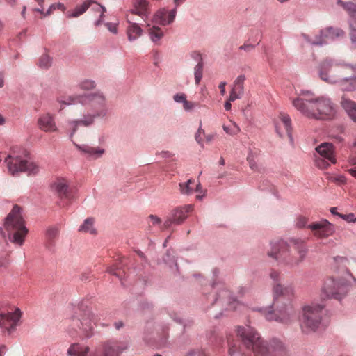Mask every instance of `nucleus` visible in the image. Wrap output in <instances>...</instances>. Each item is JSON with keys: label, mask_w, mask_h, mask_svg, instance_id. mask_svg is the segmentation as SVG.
Segmentation results:
<instances>
[{"label": "nucleus", "mask_w": 356, "mask_h": 356, "mask_svg": "<svg viewBox=\"0 0 356 356\" xmlns=\"http://www.w3.org/2000/svg\"><path fill=\"white\" fill-rule=\"evenodd\" d=\"M270 278L275 282L273 286V306L260 309L259 312L268 321H275L284 324L290 323L296 316V310L291 302L294 296V288L292 284L282 285L280 273L272 270Z\"/></svg>", "instance_id": "obj_1"}, {"label": "nucleus", "mask_w": 356, "mask_h": 356, "mask_svg": "<svg viewBox=\"0 0 356 356\" xmlns=\"http://www.w3.org/2000/svg\"><path fill=\"white\" fill-rule=\"evenodd\" d=\"M57 102L61 106H70L81 104L86 110L80 120H70L67 122V130L72 138L79 126L88 127L92 124L96 118L106 115V107L104 97L99 93L72 95L59 97Z\"/></svg>", "instance_id": "obj_2"}, {"label": "nucleus", "mask_w": 356, "mask_h": 356, "mask_svg": "<svg viewBox=\"0 0 356 356\" xmlns=\"http://www.w3.org/2000/svg\"><path fill=\"white\" fill-rule=\"evenodd\" d=\"M236 334L244 346L251 350L255 356L287 355V350L282 341L275 339L268 345L258 332L249 325L238 326Z\"/></svg>", "instance_id": "obj_3"}, {"label": "nucleus", "mask_w": 356, "mask_h": 356, "mask_svg": "<svg viewBox=\"0 0 356 356\" xmlns=\"http://www.w3.org/2000/svg\"><path fill=\"white\" fill-rule=\"evenodd\" d=\"M293 106L304 116L315 120H327L334 118L336 110L328 98L316 97L310 91H302L292 102Z\"/></svg>", "instance_id": "obj_4"}, {"label": "nucleus", "mask_w": 356, "mask_h": 356, "mask_svg": "<svg viewBox=\"0 0 356 356\" xmlns=\"http://www.w3.org/2000/svg\"><path fill=\"white\" fill-rule=\"evenodd\" d=\"M319 76L329 83H338L343 90H356V65L325 59L320 65Z\"/></svg>", "instance_id": "obj_5"}, {"label": "nucleus", "mask_w": 356, "mask_h": 356, "mask_svg": "<svg viewBox=\"0 0 356 356\" xmlns=\"http://www.w3.org/2000/svg\"><path fill=\"white\" fill-rule=\"evenodd\" d=\"M307 250L303 241L293 239L290 243L282 240L270 243V250L267 254L269 257L289 266L298 265L303 261Z\"/></svg>", "instance_id": "obj_6"}, {"label": "nucleus", "mask_w": 356, "mask_h": 356, "mask_svg": "<svg viewBox=\"0 0 356 356\" xmlns=\"http://www.w3.org/2000/svg\"><path fill=\"white\" fill-rule=\"evenodd\" d=\"M4 227L12 243L19 247L24 244L29 231L22 215V209L18 205H15L7 216Z\"/></svg>", "instance_id": "obj_7"}, {"label": "nucleus", "mask_w": 356, "mask_h": 356, "mask_svg": "<svg viewBox=\"0 0 356 356\" xmlns=\"http://www.w3.org/2000/svg\"><path fill=\"white\" fill-rule=\"evenodd\" d=\"M28 153L24 150L22 154L8 155L5 159L8 172L12 175H17L19 172H26L29 175H35L40 170L39 165L27 159Z\"/></svg>", "instance_id": "obj_8"}, {"label": "nucleus", "mask_w": 356, "mask_h": 356, "mask_svg": "<svg viewBox=\"0 0 356 356\" xmlns=\"http://www.w3.org/2000/svg\"><path fill=\"white\" fill-rule=\"evenodd\" d=\"M323 307L320 304H312L302 308L301 327L304 332L315 331L319 327Z\"/></svg>", "instance_id": "obj_9"}, {"label": "nucleus", "mask_w": 356, "mask_h": 356, "mask_svg": "<svg viewBox=\"0 0 356 356\" xmlns=\"http://www.w3.org/2000/svg\"><path fill=\"white\" fill-rule=\"evenodd\" d=\"M350 282L346 278H327L324 283L323 291L330 298L341 300L348 293Z\"/></svg>", "instance_id": "obj_10"}, {"label": "nucleus", "mask_w": 356, "mask_h": 356, "mask_svg": "<svg viewBox=\"0 0 356 356\" xmlns=\"http://www.w3.org/2000/svg\"><path fill=\"white\" fill-rule=\"evenodd\" d=\"M193 210V206L192 204H186L172 209L163 223L164 227L167 229L172 224H181L187 218L188 214Z\"/></svg>", "instance_id": "obj_11"}, {"label": "nucleus", "mask_w": 356, "mask_h": 356, "mask_svg": "<svg viewBox=\"0 0 356 356\" xmlns=\"http://www.w3.org/2000/svg\"><path fill=\"white\" fill-rule=\"evenodd\" d=\"M90 7H92V10L99 14L100 19L95 22L97 26L99 25L102 22L101 19L102 18L106 9L100 4L97 3L96 2H92L90 0H87L82 4L76 6L74 10L68 11L67 16L69 18L77 17L83 14Z\"/></svg>", "instance_id": "obj_12"}, {"label": "nucleus", "mask_w": 356, "mask_h": 356, "mask_svg": "<svg viewBox=\"0 0 356 356\" xmlns=\"http://www.w3.org/2000/svg\"><path fill=\"white\" fill-rule=\"evenodd\" d=\"M314 236L319 239H325L332 236L334 229L333 225L327 220H322L318 222H313L308 225Z\"/></svg>", "instance_id": "obj_13"}, {"label": "nucleus", "mask_w": 356, "mask_h": 356, "mask_svg": "<svg viewBox=\"0 0 356 356\" xmlns=\"http://www.w3.org/2000/svg\"><path fill=\"white\" fill-rule=\"evenodd\" d=\"M80 322V329L87 337L92 335L94 326L97 323V316L90 310H85L78 319Z\"/></svg>", "instance_id": "obj_14"}, {"label": "nucleus", "mask_w": 356, "mask_h": 356, "mask_svg": "<svg viewBox=\"0 0 356 356\" xmlns=\"http://www.w3.org/2000/svg\"><path fill=\"white\" fill-rule=\"evenodd\" d=\"M151 13L150 3L148 0H132L131 7L127 10L126 15H134L140 17L146 20Z\"/></svg>", "instance_id": "obj_15"}, {"label": "nucleus", "mask_w": 356, "mask_h": 356, "mask_svg": "<svg viewBox=\"0 0 356 356\" xmlns=\"http://www.w3.org/2000/svg\"><path fill=\"white\" fill-rule=\"evenodd\" d=\"M344 35V32L337 28L327 27L320 31L318 35L315 36L314 40L308 39L314 44L321 45L327 43L335 38H339Z\"/></svg>", "instance_id": "obj_16"}, {"label": "nucleus", "mask_w": 356, "mask_h": 356, "mask_svg": "<svg viewBox=\"0 0 356 356\" xmlns=\"http://www.w3.org/2000/svg\"><path fill=\"white\" fill-rule=\"evenodd\" d=\"M22 316L19 309L17 308L13 312L0 316V326L8 331L15 330Z\"/></svg>", "instance_id": "obj_17"}, {"label": "nucleus", "mask_w": 356, "mask_h": 356, "mask_svg": "<svg viewBox=\"0 0 356 356\" xmlns=\"http://www.w3.org/2000/svg\"><path fill=\"white\" fill-rule=\"evenodd\" d=\"M125 18L129 24L126 29L128 40L130 42L134 41L142 35L143 30L138 23L134 22V18L132 15H126Z\"/></svg>", "instance_id": "obj_18"}, {"label": "nucleus", "mask_w": 356, "mask_h": 356, "mask_svg": "<svg viewBox=\"0 0 356 356\" xmlns=\"http://www.w3.org/2000/svg\"><path fill=\"white\" fill-rule=\"evenodd\" d=\"M277 133L280 136H283L284 129L289 138L290 140L292 141V127L291 120L287 114L281 113L279 115V120L276 124Z\"/></svg>", "instance_id": "obj_19"}, {"label": "nucleus", "mask_w": 356, "mask_h": 356, "mask_svg": "<svg viewBox=\"0 0 356 356\" xmlns=\"http://www.w3.org/2000/svg\"><path fill=\"white\" fill-rule=\"evenodd\" d=\"M176 13L175 9L168 13L165 8H161L154 15L152 22L161 26H165L174 21Z\"/></svg>", "instance_id": "obj_20"}, {"label": "nucleus", "mask_w": 356, "mask_h": 356, "mask_svg": "<svg viewBox=\"0 0 356 356\" xmlns=\"http://www.w3.org/2000/svg\"><path fill=\"white\" fill-rule=\"evenodd\" d=\"M37 124L40 129L43 131L54 132L57 131L54 116L49 113L40 115Z\"/></svg>", "instance_id": "obj_21"}, {"label": "nucleus", "mask_w": 356, "mask_h": 356, "mask_svg": "<svg viewBox=\"0 0 356 356\" xmlns=\"http://www.w3.org/2000/svg\"><path fill=\"white\" fill-rule=\"evenodd\" d=\"M316 150L321 157L329 161L331 163H336L334 147L331 143H323L318 145Z\"/></svg>", "instance_id": "obj_22"}, {"label": "nucleus", "mask_w": 356, "mask_h": 356, "mask_svg": "<svg viewBox=\"0 0 356 356\" xmlns=\"http://www.w3.org/2000/svg\"><path fill=\"white\" fill-rule=\"evenodd\" d=\"M245 76L244 75L238 76L234 82V87L232 89L229 97V101H235L241 97L244 93V81Z\"/></svg>", "instance_id": "obj_23"}, {"label": "nucleus", "mask_w": 356, "mask_h": 356, "mask_svg": "<svg viewBox=\"0 0 356 356\" xmlns=\"http://www.w3.org/2000/svg\"><path fill=\"white\" fill-rule=\"evenodd\" d=\"M52 189L60 198H69L70 191L67 181L64 179H57L53 183Z\"/></svg>", "instance_id": "obj_24"}, {"label": "nucleus", "mask_w": 356, "mask_h": 356, "mask_svg": "<svg viewBox=\"0 0 356 356\" xmlns=\"http://www.w3.org/2000/svg\"><path fill=\"white\" fill-rule=\"evenodd\" d=\"M180 192L183 195H191L194 191L199 192L201 190L200 183L195 184L193 179H188L185 183H180L179 184Z\"/></svg>", "instance_id": "obj_25"}, {"label": "nucleus", "mask_w": 356, "mask_h": 356, "mask_svg": "<svg viewBox=\"0 0 356 356\" xmlns=\"http://www.w3.org/2000/svg\"><path fill=\"white\" fill-rule=\"evenodd\" d=\"M341 104L351 120L356 122V102L343 97Z\"/></svg>", "instance_id": "obj_26"}, {"label": "nucleus", "mask_w": 356, "mask_h": 356, "mask_svg": "<svg viewBox=\"0 0 356 356\" xmlns=\"http://www.w3.org/2000/svg\"><path fill=\"white\" fill-rule=\"evenodd\" d=\"M36 1L40 5L41 8H35L33 10L40 13L44 17L51 15L54 13V11L56 9L60 10L62 11H65V7L64 4H63L61 3H53L52 5H51L50 7L49 8V9L47 10V11L46 13H44L43 11L42 6V3L44 2V0H36Z\"/></svg>", "instance_id": "obj_27"}, {"label": "nucleus", "mask_w": 356, "mask_h": 356, "mask_svg": "<svg viewBox=\"0 0 356 356\" xmlns=\"http://www.w3.org/2000/svg\"><path fill=\"white\" fill-rule=\"evenodd\" d=\"M76 146L83 153L87 154L90 156H93L95 158L101 156L104 152V150L102 149L92 147L87 145H76Z\"/></svg>", "instance_id": "obj_28"}, {"label": "nucleus", "mask_w": 356, "mask_h": 356, "mask_svg": "<svg viewBox=\"0 0 356 356\" xmlns=\"http://www.w3.org/2000/svg\"><path fill=\"white\" fill-rule=\"evenodd\" d=\"M229 356H249L245 354L236 341L228 339Z\"/></svg>", "instance_id": "obj_29"}, {"label": "nucleus", "mask_w": 356, "mask_h": 356, "mask_svg": "<svg viewBox=\"0 0 356 356\" xmlns=\"http://www.w3.org/2000/svg\"><path fill=\"white\" fill-rule=\"evenodd\" d=\"M218 298L219 299L228 298L229 299L228 303H229L230 309H236L241 306V304L239 303V302L238 300H236L235 299H232L229 297V291H228L227 290L222 291L218 295Z\"/></svg>", "instance_id": "obj_30"}, {"label": "nucleus", "mask_w": 356, "mask_h": 356, "mask_svg": "<svg viewBox=\"0 0 356 356\" xmlns=\"http://www.w3.org/2000/svg\"><path fill=\"white\" fill-rule=\"evenodd\" d=\"M94 219L89 218L85 220L83 224L80 226L79 231L83 232H88L91 234H96V229L93 227Z\"/></svg>", "instance_id": "obj_31"}, {"label": "nucleus", "mask_w": 356, "mask_h": 356, "mask_svg": "<svg viewBox=\"0 0 356 356\" xmlns=\"http://www.w3.org/2000/svg\"><path fill=\"white\" fill-rule=\"evenodd\" d=\"M149 34L150 35L151 40L153 42H156L159 40L163 36V33L161 28L158 26H153L149 27L148 29Z\"/></svg>", "instance_id": "obj_32"}, {"label": "nucleus", "mask_w": 356, "mask_h": 356, "mask_svg": "<svg viewBox=\"0 0 356 356\" xmlns=\"http://www.w3.org/2000/svg\"><path fill=\"white\" fill-rule=\"evenodd\" d=\"M58 229L56 227H50L47 229L46 238L49 246L54 243V240L56 238L58 234Z\"/></svg>", "instance_id": "obj_33"}, {"label": "nucleus", "mask_w": 356, "mask_h": 356, "mask_svg": "<svg viewBox=\"0 0 356 356\" xmlns=\"http://www.w3.org/2000/svg\"><path fill=\"white\" fill-rule=\"evenodd\" d=\"M52 63V59L47 54H42L38 61V66L42 69H48Z\"/></svg>", "instance_id": "obj_34"}, {"label": "nucleus", "mask_w": 356, "mask_h": 356, "mask_svg": "<svg viewBox=\"0 0 356 356\" xmlns=\"http://www.w3.org/2000/svg\"><path fill=\"white\" fill-rule=\"evenodd\" d=\"M224 131L229 135H236L240 131L239 127L233 122H230L229 124L223 126Z\"/></svg>", "instance_id": "obj_35"}, {"label": "nucleus", "mask_w": 356, "mask_h": 356, "mask_svg": "<svg viewBox=\"0 0 356 356\" xmlns=\"http://www.w3.org/2000/svg\"><path fill=\"white\" fill-rule=\"evenodd\" d=\"M203 72V63L202 62H198L195 67V83L198 85L202 78Z\"/></svg>", "instance_id": "obj_36"}, {"label": "nucleus", "mask_w": 356, "mask_h": 356, "mask_svg": "<svg viewBox=\"0 0 356 356\" xmlns=\"http://www.w3.org/2000/svg\"><path fill=\"white\" fill-rule=\"evenodd\" d=\"M9 254L6 251L0 252V268H6L9 264Z\"/></svg>", "instance_id": "obj_37"}, {"label": "nucleus", "mask_w": 356, "mask_h": 356, "mask_svg": "<svg viewBox=\"0 0 356 356\" xmlns=\"http://www.w3.org/2000/svg\"><path fill=\"white\" fill-rule=\"evenodd\" d=\"M344 8L349 12L351 17L356 23V6L353 3H346L344 5Z\"/></svg>", "instance_id": "obj_38"}, {"label": "nucleus", "mask_w": 356, "mask_h": 356, "mask_svg": "<svg viewBox=\"0 0 356 356\" xmlns=\"http://www.w3.org/2000/svg\"><path fill=\"white\" fill-rule=\"evenodd\" d=\"M95 86V82L91 80H84L80 83L79 87L83 90H89L94 88Z\"/></svg>", "instance_id": "obj_39"}, {"label": "nucleus", "mask_w": 356, "mask_h": 356, "mask_svg": "<svg viewBox=\"0 0 356 356\" xmlns=\"http://www.w3.org/2000/svg\"><path fill=\"white\" fill-rule=\"evenodd\" d=\"M316 165L321 169L327 168L330 165V161L322 158V157H317L315 160Z\"/></svg>", "instance_id": "obj_40"}, {"label": "nucleus", "mask_w": 356, "mask_h": 356, "mask_svg": "<svg viewBox=\"0 0 356 356\" xmlns=\"http://www.w3.org/2000/svg\"><path fill=\"white\" fill-rule=\"evenodd\" d=\"M308 218L304 216H299L296 220V226L299 228H308Z\"/></svg>", "instance_id": "obj_41"}, {"label": "nucleus", "mask_w": 356, "mask_h": 356, "mask_svg": "<svg viewBox=\"0 0 356 356\" xmlns=\"http://www.w3.org/2000/svg\"><path fill=\"white\" fill-rule=\"evenodd\" d=\"M339 216L343 219L344 220L349 222H356V218L355 217L354 213H350L349 214H339Z\"/></svg>", "instance_id": "obj_42"}, {"label": "nucleus", "mask_w": 356, "mask_h": 356, "mask_svg": "<svg viewBox=\"0 0 356 356\" xmlns=\"http://www.w3.org/2000/svg\"><path fill=\"white\" fill-rule=\"evenodd\" d=\"M108 271L111 273V274H113L115 276H117L118 277H119L120 279L122 278V273H124V271H122L121 270H120L117 267H111Z\"/></svg>", "instance_id": "obj_43"}, {"label": "nucleus", "mask_w": 356, "mask_h": 356, "mask_svg": "<svg viewBox=\"0 0 356 356\" xmlns=\"http://www.w3.org/2000/svg\"><path fill=\"white\" fill-rule=\"evenodd\" d=\"M328 179L332 182H339V183H344L346 181V178L343 176H330L328 177Z\"/></svg>", "instance_id": "obj_44"}, {"label": "nucleus", "mask_w": 356, "mask_h": 356, "mask_svg": "<svg viewBox=\"0 0 356 356\" xmlns=\"http://www.w3.org/2000/svg\"><path fill=\"white\" fill-rule=\"evenodd\" d=\"M186 356H207L201 350H193L189 351Z\"/></svg>", "instance_id": "obj_45"}, {"label": "nucleus", "mask_w": 356, "mask_h": 356, "mask_svg": "<svg viewBox=\"0 0 356 356\" xmlns=\"http://www.w3.org/2000/svg\"><path fill=\"white\" fill-rule=\"evenodd\" d=\"M195 104L186 99L183 102L184 108L186 111H190L195 107Z\"/></svg>", "instance_id": "obj_46"}, {"label": "nucleus", "mask_w": 356, "mask_h": 356, "mask_svg": "<svg viewBox=\"0 0 356 356\" xmlns=\"http://www.w3.org/2000/svg\"><path fill=\"white\" fill-rule=\"evenodd\" d=\"M335 261L336 263L343 266H346L349 262L348 259L346 257H338L335 258Z\"/></svg>", "instance_id": "obj_47"}, {"label": "nucleus", "mask_w": 356, "mask_h": 356, "mask_svg": "<svg viewBox=\"0 0 356 356\" xmlns=\"http://www.w3.org/2000/svg\"><path fill=\"white\" fill-rule=\"evenodd\" d=\"M186 99L184 94H177L174 96V100L177 102H184Z\"/></svg>", "instance_id": "obj_48"}, {"label": "nucleus", "mask_w": 356, "mask_h": 356, "mask_svg": "<svg viewBox=\"0 0 356 356\" xmlns=\"http://www.w3.org/2000/svg\"><path fill=\"white\" fill-rule=\"evenodd\" d=\"M106 26L108 28V29L113 33H117L118 32V28H117V24H111V23H108L106 24Z\"/></svg>", "instance_id": "obj_49"}, {"label": "nucleus", "mask_w": 356, "mask_h": 356, "mask_svg": "<svg viewBox=\"0 0 356 356\" xmlns=\"http://www.w3.org/2000/svg\"><path fill=\"white\" fill-rule=\"evenodd\" d=\"M351 41L355 47H356V29L352 28L350 31Z\"/></svg>", "instance_id": "obj_50"}, {"label": "nucleus", "mask_w": 356, "mask_h": 356, "mask_svg": "<svg viewBox=\"0 0 356 356\" xmlns=\"http://www.w3.org/2000/svg\"><path fill=\"white\" fill-rule=\"evenodd\" d=\"M149 219H150L152 225H156V224H159L161 222V219L159 218L156 216H153V215L149 216Z\"/></svg>", "instance_id": "obj_51"}, {"label": "nucleus", "mask_w": 356, "mask_h": 356, "mask_svg": "<svg viewBox=\"0 0 356 356\" xmlns=\"http://www.w3.org/2000/svg\"><path fill=\"white\" fill-rule=\"evenodd\" d=\"M225 86H226V82H221L220 84H219V89L220 90V94L222 95H225Z\"/></svg>", "instance_id": "obj_52"}, {"label": "nucleus", "mask_w": 356, "mask_h": 356, "mask_svg": "<svg viewBox=\"0 0 356 356\" xmlns=\"http://www.w3.org/2000/svg\"><path fill=\"white\" fill-rule=\"evenodd\" d=\"M241 49H245L246 51H250L254 49V46L252 44H246L240 47Z\"/></svg>", "instance_id": "obj_53"}, {"label": "nucleus", "mask_w": 356, "mask_h": 356, "mask_svg": "<svg viewBox=\"0 0 356 356\" xmlns=\"http://www.w3.org/2000/svg\"><path fill=\"white\" fill-rule=\"evenodd\" d=\"M192 56L198 62H202L201 55L199 53L194 52L193 53Z\"/></svg>", "instance_id": "obj_54"}, {"label": "nucleus", "mask_w": 356, "mask_h": 356, "mask_svg": "<svg viewBox=\"0 0 356 356\" xmlns=\"http://www.w3.org/2000/svg\"><path fill=\"white\" fill-rule=\"evenodd\" d=\"M231 101L229 100V102H226L225 104V108L226 111H229L232 108V104L230 103Z\"/></svg>", "instance_id": "obj_55"}, {"label": "nucleus", "mask_w": 356, "mask_h": 356, "mask_svg": "<svg viewBox=\"0 0 356 356\" xmlns=\"http://www.w3.org/2000/svg\"><path fill=\"white\" fill-rule=\"evenodd\" d=\"M348 171L353 177L356 179V169L351 168L348 170Z\"/></svg>", "instance_id": "obj_56"}, {"label": "nucleus", "mask_w": 356, "mask_h": 356, "mask_svg": "<svg viewBox=\"0 0 356 356\" xmlns=\"http://www.w3.org/2000/svg\"><path fill=\"white\" fill-rule=\"evenodd\" d=\"M330 211L331 213L333 214V215H336V216H339V214H340L339 213H338L337 211V208L336 207H331Z\"/></svg>", "instance_id": "obj_57"}, {"label": "nucleus", "mask_w": 356, "mask_h": 356, "mask_svg": "<svg viewBox=\"0 0 356 356\" xmlns=\"http://www.w3.org/2000/svg\"><path fill=\"white\" fill-rule=\"evenodd\" d=\"M348 275L355 282H356V278L353 276V275L350 273V271L348 269L346 270Z\"/></svg>", "instance_id": "obj_58"}, {"label": "nucleus", "mask_w": 356, "mask_h": 356, "mask_svg": "<svg viewBox=\"0 0 356 356\" xmlns=\"http://www.w3.org/2000/svg\"><path fill=\"white\" fill-rule=\"evenodd\" d=\"M115 327L117 330H120L121 327H123V323L122 322H117L115 323Z\"/></svg>", "instance_id": "obj_59"}, {"label": "nucleus", "mask_w": 356, "mask_h": 356, "mask_svg": "<svg viewBox=\"0 0 356 356\" xmlns=\"http://www.w3.org/2000/svg\"><path fill=\"white\" fill-rule=\"evenodd\" d=\"M349 163L353 165H356V157L350 158Z\"/></svg>", "instance_id": "obj_60"}, {"label": "nucleus", "mask_w": 356, "mask_h": 356, "mask_svg": "<svg viewBox=\"0 0 356 356\" xmlns=\"http://www.w3.org/2000/svg\"><path fill=\"white\" fill-rule=\"evenodd\" d=\"M3 76L0 74V88L3 86Z\"/></svg>", "instance_id": "obj_61"}, {"label": "nucleus", "mask_w": 356, "mask_h": 356, "mask_svg": "<svg viewBox=\"0 0 356 356\" xmlns=\"http://www.w3.org/2000/svg\"><path fill=\"white\" fill-rule=\"evenodd\" d=\"M225 163V159L222 157H220V159L219 160V164L221 165H224Z\"/></svg>", "instance_id": "obj_62"}, {"label": "nucleus", "mask_w": 356, "mask_h": 356, "mask_svg": "<svg viewBox=\"0 0 356 356\" xmlns=\"http://www.w3.org/2000/svg\"><path fill=\"white\" fill-rule=\"evenodd\" d=\"M5 122V120L2 115L0 114V125H2Z\"/></svg>", "instance_id": "obj_63"}, {"label": "nucleus", "mask_w": 356, "mask_h": 356, "mask_svg": "<svg viewBox=\"0 0 356 356\" xmlns=\"http://www.w3.org/2000/svg\"><path fill=\"white\" fill-rule=\"evenodd\" d=\"M162 154H163V157H167V156H170V154L168 152H163L162 153Z\"/></svg>", "instance_id": "obj_64"}]
</instances>
